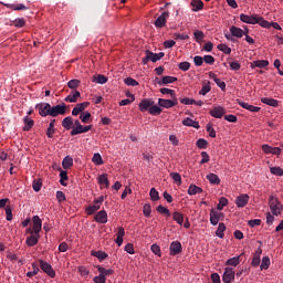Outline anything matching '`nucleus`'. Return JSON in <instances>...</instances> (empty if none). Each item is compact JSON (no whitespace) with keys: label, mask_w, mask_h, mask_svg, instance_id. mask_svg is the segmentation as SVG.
Listing matches in <instances>:
<instances>
[{"label":"nucleus","mask_w":283,"mask_h":283,"mask_svg":"<svg viewBox=\"0 0 283 283\" xmlns=\"http://www.w3.org/2000/svg\"><path fill=\"white\" fill-rule=\"evenodd\" d=\"M224 231H227V226H224V223H219L218 229L216 231L217 238H224Z\"/></svg>","instance_id":"79ce46f5"},{"label":"nucleus","mask_w":283,"mask_h":283,"mask_svg":"<svg viewBox=\"0 0 283 283\" xmlns=\"http://www.w3.org/2000/svg\"><path fill=\"white\" fill-rule=\"evenodd\" d=\"M32 222H33V228L30 231V233H35V234L40 235L41 230L43 229V221L41 220V218L39 216H33Z\"/></svg>","instance_id":"423d86ee"},{"label":"nucleus","mask_w":283,"mask_h":283,"mask_svg":"<svg viewBox=\"0 0 283 283\" xmlns=\"http://www.w3.org/2000/svg\"><path fill=\"white\" fill-rule=\"evenodd\" d=\"M227 205H229V199L221 197L219 199V203L217 206L218 211H222V209H224V207H227Z\"/></svg>","instance_id":"a18cd8bd"},{"label":"nucleus","mask_w":283,"mask_h":283,"mask_svg":"<svg viewBox=\"0 0 283 283\" xmlns=\"http://www.w3.org/2000/svg\"><path fill=\"white\" fill-rule=\"evenodd\" d=\"M209 92H211V82L203 84L201 90L199 91V94L201 96H207V94H209Z\"/></svg>","instance_id":"37998d69"},{"label":"nucleus","mask_w":283,"mask_h":283,"mask_svg":"<svg viewBox=\"0 0 283 283\" xmlns=\"http://www.w3.org/2000/svg\"><path fill=\"white\" fill-rule=\"evenodd\" d=\"M249 200H251V197L247 193H242L237 197L235 205L239 209H244V207L249 205Z\"/></svg>","instance_id":"1a4fd4ad"},{"label":"nucleus","mask_w":283,"mask_h":283,"mask_svg":"<svg viewBox=\"0 0 283 283\" xmlns=\"http://www.w3.org/2000/svg\"><path fill=\"white\" fill-rule=\"evenodd\" d=\"M262 151H264V154H272L273 156H280V154H282V148L280 147H271L268 144L262 145Z\"/></svg>","instance_id":"4468645a"},{"label":"nucleus","mask_w":283,"mask_h":283,"mask_svg":"<svg viewBox=\"0 0 283 283\" xmlns=\"http://www.w3.org/2000/svg\"><path fill=\"white\" fill-rule=\"evenodd\" d=\"M90 118H92V114L90 112H84L80 119L82 123H90Z\"/></svg>","instance_id":"338daca9"},{"label":"nucleus","mask_w":283,"mask_h":283,"mask_svg":"<svg viewBox=\"0 0 283 283\" xmlns=\"http://www.w3.org/2000/svg\"><path fill=\"white\" fill-rule=\"evenodd\" d=\"M6 8H10L11 10H28V7H25L24 4H4Z\"/></svg>","instance_id":"680f3d73"},{"label":"nucleus","mask_w":283,"mask_h":283,"mask_svg":"<svg viewBox=\"0 0 283 283\" xmlns=\"http://www.w3.org/2000/svg\"><path fill=\"white\" fill-rule=\"evenodd\" d=\"M261 103H263L264 105H270V107H277V99L271 97L261 98Z\"/></svg>","instance_id":"72a5a7b5"},{"label":"nucleus","mask_w":283,"mask_h":283,"mask_svg":"<svg viewBox=\"0 0 283 283\" xmlns=\"http://www.w3.org/2000/svg\"><path fill=\"white\" fill-rule=\"evenodd\" d=\"M72 125H74L72 116H67L62 120V127H64V129H70Z\"/></svg>","instance_id":"c9c22d12"},{"label":"nucleus","mask_w":283,"mask_h":283,"mask_svg":"<svg viewBox=\"0 0 283 283\" xmlns=\"http://www.w3.org/2000/svg\"><path fill=\"white\" fill-rule=\"evenodd\" d=\"M240 21H242V23H249L250 25L259 24L261 28H269L271 25L269 21L264 20V18L260 17L259 14L249 15L241 13Z\"/></svg>","instance_id":"f257e3e1"},{"label":"nucleus","mask_w":283,"mask_h":283,"mask_svg":"<svg viewBox=\"0 0 283 283\" xmlns=\"http://www.w3.org/2000/svg\"><path fill=\"white\" fill-rule=\"evenodd\" d=\"M169 251L170 255H180V253H182V243H180V241H172Z\"/></svg>","instance_id":"f8f14e48"},{"label":"nucleus","mask_w":283,"mask_h":283,"mask_svg":"<svg viewBox=\"0 0 283 283\" xmlns=\"http://www.w3.org/2000/svg\"><path fill=\"white\" fill-rule=\"evenodd\" d=\"M93 282H95V283H105V282H107V277L99 274L97 276H94Z\"/></svg>","instance_id":"774afa93"},{"label":"nucleus","mask_w":283,"mask_h":283,"mask_svg":"<svg viewBox=\"0 0 283 283\" xmlns=\"http://www.w3.org/2000/svg\"><path fill=\"white\" fill-rule=\"evenodd\" d=\"M149 196H150V200H153L154 202H156V200H160V196L158 193V190H156V188L150 189Z\"/></svg>","instance_id":"8fccbe9b"},{"label":"nucleus","mask_w":283,"mask_h":283,"mask_svg":"<svg viewBox=\"0 0 283 283\" xmlns=\"http://www.w3.org/2000/svg\"><path fill=\"white\" fill-rule=\"evenodd\" d=\"M230 34H232V36H235L237 39H242V36H244V30L238 27H231Z\"/></svg>","instance_id":"4be33fe9"},{"label":"nucleus","mask_w":283,"mask_h":283,"mask_svg":"<svg viewBox=\"0 0 283 283\" xmlns=\"http://www.w3.org/2000/svg\"><path fill=\"white\" fill-rule=\"evenodd\" d=\"M269 207L272 212V216H280L283 211L282 202L274 195H271L269 197Z\"/></svg>","instance_id":"f03ea898"},{"label":"nucleus","mask_w":283,"mask_h":283,"mask_svg":"<svg viewBox=\"0 0 283 283\" xmlns=\"http://www.w3.org/2000/svg\"><path fill=\"white\" fill-rule=\"evenodd\" d=\"M191 6L193 8V12H200V10L205 8V3L202 2V0H192Z\"/></svg>","instance_id":"c756f323"},{"label":"nucleus","mask_w":283,"mask_h":283,"mask_svg":"<svg viewBox=\"0 0 283 283\" xmlns=\"http://www.w3.org/2000/svg\"><path fill=\"white\" fill-rule=\"evenodd\" d=\"M143 213L145 218H149V216H151V206L149 203L144 205Z\"/></svg>","instance_id":"bf43d9fd"},{"label":"nucleus","mask_w":283,"mask_h":283,"mask_svg":"<svg viewBox=\"0 0 283 283\" xmlns=\"http://www.w3.org/2000/svg\"><path fill=\"white\" fill-rule=\"evenodd\" d=\"M234 280H235V272L233 271V268H226L222 275V282L231 283Z\"/></svg>","instance_id":"6e6552de"},{"label":"nucleus","mask_w":283,"mask_h":283,"mask_svg":"<svg viewBox=\"0 0 283 283\" xmlns=\"http://www.w3.org/2000/svg\"><path fill=\"white\" fill-rule=\"evenodd\" d=\"M220 218H224V213L216 211V209L210 210V223L212 227H217L220 222Z\"/></svg>","instance_id":"9b49d317"},{"label":"nucleus","mask_w":283,"mask_h":283,"mask_svg":"<svg viewBox=\"0 0 283 283\" xmlns=\"http://www.w3.org/2000/svg\"><path fill=\"white\" fill-rule=\"evenodd\" d=\"M151 105H154V101L147 98L143 99L138 105L139 112H149Z\"/></svg>","instance_id":"a211bd4d"},{"label":"nucleus","mask_w":283,"mask_h":283,"mask_svg":"<svg viewBox=\"0 0 283 283\" xmlns=\"http://www.w3.org/2000/svg\"><path fill=\"white\" fill-rule=\"evenodd\" d=\"M148 112L151 116H160V114H163V108H160V106L158 105L153 104Z\"/></svg>","instance_id":"f704fd0d"},{"label":"nucleus","mask_w":283,"mask_h":283,"mask_svg":"<svg viewBox=\"0 0 283 283\" xmlns=\"http://www.w3.org/2000/svg\"><path fill=\"white\" fill-rule=\"evenodd\" d=\"M270 171L273 176H283V169L281 167H271Z\"/></svg>","instance_id":"0e129e2a"},{"label":"nucleus","mask_w":283,"mask_h":283,"mask_svg":"<svg viewBox=\"0 0 283 283\" xmlns=\"http://www.w3.org/2000/svg\"><path fill=\"white\" fill-rule=\"evenodd\" d=\"M172 38L175 41H187L189 36L185 33H174Z\"/></svg>","instance_id":"6e6d98bb"},{"label":"nucleus","mask_w":283,"mask_h":283,"mask_svg":"<svg viewBox=\"0 0 283 283\" xmlns=\"http://www.w3.org/2000/svg\"><path fill=\"white\" fill-rule=\"evenodd\" d=\"M35 109L39 111V114L42 117L51 116V114H52V105H50L49 103L36 104Z\"/></svg>","instance_id":"7ed1b4c3"},{"label":"nucleus","mask_w":283,"mask_h":283,"mask_svg":"<svg viewBox=\"0 0 283 283\" xmlns=\"http://www.w3.org/2000/svg\"><path fill=\"white\" fill-rule=\"evenodd\" d=\"M172 219L175 220V222H177V224H180V227H182V223L185 222V214H182V212L175 211L172 213Z\"/></svg>","instance_id":"bb28decb"},{"label":"nucleus","mask_w":283,"mask_h":283,"mask_svg":"<svg viewBox=\"0 0 283 283\" xmlns=\"http://www.w3.org/2000/svg\"><path fill=\"white\" fill-rule=\"evenodd\" d=\"M167 19H169V11H164L155 21L156 28H165L167 25Z\"/></svg>","instance_id":"9d476101"},{"label":"nucleus","mask_w":283,"mask_h":283,"mask_svg":"<svg viewBox=\"0 0 283 283\" xmlns=\"http://www.w3.org/2000/svg\"><path fill=\"white\" fill-rule=\"evenodd\" d=\"M65 112H67V106L65 104H57L55 106H51L52 118H56V116H65Z\"/></svg>","instance_id":"20e7f679"},{"label":"nucleus","mask_w":283,"mask_h":283,"mask_svg":"<svg viewBox=\"0 0 283 283\" xmlns=\"http://www.w3.org/2000/svg\"><path fill=\"white\" fill-rule=\"evenodd\" d=\"M92 130V125L83 126L81 125L78 128H73L71 130V136H78V134H87V132Z\"/></svg>","instance_id":"dca6fc26"},{"label":"nucleus","mask_w":283,"mask_h":283,"mask_svg":"<svg viewBox=\"0 0 283 283\" xmlns=\"http://www.w3.org/2000/svg\"><path fill=\"white\" fill-rule=\"evenodd\" d=\"M95 83H98L99 85H105V83H107L108 78L107 76L103 75V74H98L96 76H94Z\"/></svg>","instance_id":"c03bdc74"},{"label":"nucleus","mask_w":283,"mask_h":283,"mask_svg":"<svg viewBox=\"0 0 283 283\" xmlns=\"http://www.w3.org/2000/svg\"><path fill=\"white\" fill-rule=\"evenodd\" d=\"M39 262H40V269L43 271V273L49 275V277H56V272L54 271V268H52V264L43 260H39Z\"/></svg>","instance_id":"39448f33"},{"label":"nucleus","mask_w":283,"mask_h":283,"mask_svg":"<svg viewBox=\"0 0 283 283\" xmlns=\"http://www.w3.org/2000/svg\"><path fill=\"white\" fill-rule=\"evenodd\" d=\"M74 165V159L70 156L64 157L62 160L63 169H70Z\"/></svg>","instance_id":"2f4dec72"},{"label":"nucleus","mask_w":283,"mask_h":283,"mask_svg":"<svg viewBox=\"0 0 283 283\" xmlns=\"http://www.w3.org/2000/svg\"><path fill=\"white\" fill-rule=\"evenodd\" d=\"M182 125H185V127H193L195 129H200V124L189 117L182 120Z\"/></svg>","instance_id":"412c9836"},{"label":"nucleus","mask_w":283,"mask_h":283,"mask_svg":"<svg viewBox=\"0 0 283 283\" xmlns=\"http://www.w3.org/2000/svg\"><path fill=\"white\" fill-rule=\"evenodd\" d=\"M196 193H202V188H200L196 185H190L188 188V195L196 196Z\"/></svg>","instance_id":"e433bc0d"},{"label":"nucleus","mask_w":283,"mask_h":283,"mask_svg":"<svg viewBox=\"0 0 283 283\" xmlns=\"http://www.w3.org/2000/svg\"><path fill=\"white\" fill-rule=\"evenodd\" d=\"M41 187H43V181H41V179H34L32 182L33 191H41Z\"/></svg>","instance_id":"49530a36"},{"label":"nucleus","mask_w":283,"mask_h":283,"mask_svg":"<svg viewBox=\"0 0 283 283\" xmlns=\"http://www.w3.org/2000/svg\"><path fill=\"white\" fill-rule=\"evenodd\" d=\"M190 67H191V63L189 62L179 63V70H181V72H189Z\"/></svg>","instance_id":"052dcab7"},{"label":"nucleus","mask_w":283,"mask_h":283,"mask_svg":"<svg viewBox=\"0 0 283 283\" xmlns=\"http://www.w3.org/2000/svg\"><path fill=\"white\" fill-rule=\"evenodd\" d=\"M124 83H125V85H128L129 87H137V85H138V81H136L132 77H126L124 80Z\"/></svg>","instance_id":"603ef678"},{"label":"nucleus","mask_w":283,"mask_h":283,"mask_svg":"<svg viewBox=\"0 0 283 283\" xmlns=\"http://www.w3.org/2000/svg\"><path fill=\"white\" fill-rule=\"evenodd\" d=\"M81 98V92L74 91L73 94H70L69 96L65 97L66 103H76Z\"/></svg>","instance_id":"393cba45"},{"label":"nucleus","mask_w":283,"mask_h":283,"mask_svg":"<svg viewBox=\"0 0 283 283\" xmlns=\"http://www.w3.org/2000/svg\"><path fill=\"white\" fill-rule=\"evenodd\" d=\"M41 234L31 233V235L27 238L25 242L28 247H36V244H39Z\"/></svg>","instance_id":"f3484780"},{"label":"nucleus","mask_w":283,"mask_h":283,"mask_svg":"<svg viewBox=\"0 0 283 283\" xmlns=\"http://www.w3.org/2000/svg\"><path fill=\"white\" fill-rule=\"evenodd\" d=\"M54 123H56V119H51L49 127L46 129V136L48 138H53L54 137V133L56 132V129L54 128Z\"/></svg>","instance_id":"cd10ccee"},{"label":"nucleus","mask_w":283,"mask_h":283,"mask_svg":"<svg viewBox=\"0 0 283 283\" xmlns=\"http://www.w3.org/2000/svg\"><path fill=\"white\" fill-rule=\"evenodd\" d=\"M271 266V259L269 256H263L260 265L261 271H266Z\"/></svg>","instance_id":"a19ab883"},{"label":"nucleus","mask_w":283,"mask_h":283,"mask_svg":"<svg viewBox=\"0 0 283 283\" xmlns=\"http://www.w3.org/2000/svg\"><path fill=\"white\" fill-rule=\"evenodd\" d=\"M158 105L159 107H165L166 109H170V107H176V105H178V98L177 97L172 99L159 98Z\"/></svg>","instance_id":"0eeeda50"},{"label":"nucleus","mask_w":283,"mask_h":283,"mask_svg":"<svg viewBox=\"0 0 283 283\" xmlns=\"http://www.w3.org/2000/svg\"><path fill=\"white\" fill-rule=\"evenodd\" d=\"M159 92L161 94H169L171 96V98H176V91H174L171 88L164 87V88H160Z\"/></svg>","instance_id":"4d7b16f0"},{"label":"nucleus","mask_w":283,"mask_h":283,"mask_svg":"<svg viewBox=\"0 0 283 283\" xmlns=\"http://www.w3.org/2000/svg\"><path fill=\"white\" fill-rule=\"evenodd\" d=\"M196 145H197L198 149H207V146L209 145V143L205 138H199L197 140Z\"/></svg>","instance_id":"09e8293b"},{"label":"nucleus","mask_w":283,"mask_h":283,"mask_svg":"<svg viewBox=\"0 0 283 283\" xmlns=\"http://www.w3.org/2000/svg\"><path fill=\"white\" fill-rule=\"evenodd\" d=\"M210 116L213 118H222L227 114V109L222 106H214L212 109L209 112Z\"/></svg>","instance_id":"ddd939ff"},{"label":"nucleus","mask_w":283,"mask_h":283,"mask_svg":"<svg viewBox=\"0 0 283 283\" xmlns=\"http://www.w3.org/2000/svg\"><path fill=\"white\" fill-rule=\"evenodd\" d=\"M207 180H209L210 185H220V177L216 174L207 175Z\"/></svg>","instance_id":"58836bf2"},{"label":"nucleus","mask_w":283,"mask_h":283,"mask_svg":"<svg viewBox=\"0 0 283 283\" xmlns=\"http://www.w3.org/2000/svg\"><path fill=\"white\" fill-rule=\"evenodd\" d=\"M123 238H125V229L119 227L117 229V238L115 240L118 247H123Z\"/></svg>","instance_id":"b1692460"},{"label":"nucleus","mask_w":283,"mask_h":283,"mask_svg":"<svg viewBox=\"0 0 283 283\" xmlns=\"http://www.w3.org/2000/svg\"><path fill=\"white\" fill-rule=\"evenodd\" d=\"M217 48L220 52H223V54H231V48L227 44H218Z\"/></svg>","instance_id":"864d4df0"},{"label":"nucleus","mask_w":283,"mask_h":283,"mask_svg":"<svg viewBox=\"0 0 283 283\" xmlns=\"http://www.w3.org/2000/svg\"><path fill=\"white\" fill-rule=\"evenodd\" d=\"M24 127L23 132H30L34 127V119H31L29 116L23 118Z\"/></svg>","instance_id":"5701e85b"},{"label":"nucleus","mask_w":283,"mask_h":283,"mask_svg":"<svg viewBox=\"0 0 283 283\" xmlns=\"http://www.w3.org/2000/svg\"><path fill=\"white\" fill-rule=\"evenodd\" d=\"M226 264L228 266H238V264H240V256H233L231 259H229Z\"/></svg>","instance_id":"de8ad7c7"},{"label":"nucleus","mask_w":283,"mask_h":283,"mask_svg":"<svg viewBox=\"0 0 283 283\" xmlns=\"http://www.w3.org/2000/svg\"><path fill=\"white\" fill-rule=\"evenodd\" d=\"M95 220L99 222V224H107V211L102 210L96 213Z\"/></svg>","instance_id":"6ab92c4d"},{"label":"nucleus","mask_w":283,"mask_h":283,"mask_svg":"<svg viewBox=\"0 0 283 283\" xmlns=\"http://www.w3.org/2000/svg\"><path fill=\"white\" fill-rule=\"evenodd\" d=\"M98 185L109 189V179L107 178V174H103L98 177Z\"/></svg>","instance_id":"7c9ffc66"},{"label":"nucleus","mask_w":283,"mask_h":283,"mask_svg":"<svg viewBox=\"0 0 283 283\" xmlns=\"http://www.w3.org/2000/svg\"><path fill=\"white\" fill-rule=\"evenodd\" d=\"M33 272H28L27 277H34V275L39 274V265H36L34 262L31 264Z\"/></svg>","instance_id":"3c124183"},{"label":"nucleus","mask_w":283,"mask_h":283,"mask_svg":"<svg viewBox=\"0 0 283 283\" xmlns=\"http://www.w3.org/2000/svg\"><path fill=\"white\" fill-rule=\"evenodd\" d=\"M251 67H269V60H256L251 64Z\"/></svg>","instance_id":"473e14b6"},{"label":"nucleus","mask_w":283,"mask_h":283,"mask_svg":"<svg viewBox=\"0 0 283 283\" xmlns=\"http://www.w3.org/2000/svg\"><path fill=\"white\" fill-rule=\"evenodd\" d=\"M176 81H178V77L166 75L160 82H158V85H169L171 83H176Z\"/></svg>","instance_id":"a878e982"},{"label":"nucleus","mask_w":283,"mask_h":283,"mask_svg":"<svg viewBox=\"0 0 283 283\" xmlns=\"http://www.w3.org/2000/svg\"><path fill=\"white\" fill-rule=\"evenodd\" d=\"M240 67H242V64H240V62H238L237 60L230 62V70H232L233 72H238Z\"/></svg>","instance_id":"e2e57ef3"},{"label":"nucleus","mask_w":283,"mask_h":283,"mask_svg":"<svg viewBox=\"0 0 283 283\" xmlns=\"http://www.w3.org/2000/svg\"><path fill=\"white\" fill-rule=\"evenodd\" d=\"M238 104L240 105V107H243V109H248V112L258 113L261 109L260 107L253 106V105H251V104H249L247 102H240L239 101Z\"/></svg>","instance_id":"aec40b11"},{"label":"nucleus","mask_w":283,"mask_h":283,"mask_svg":"<svg viewBox=\"0 0 283 283\" xmlns=\"http://www.w3.org/2000/svg\"><path fill=\"white\" fill-rule=\"evenodd\" d=\"M96 269H97L98 273L103 275V277H106V275H113V273H114V270H112V269L106 270L105 268H103L101 265H96Z\"/></svg>","instance_id":"ea45409f"},{"label":"nucleus","mask_w":283,"mask_h":283,"mask_svg":"<svg viewBox=\"0 0 283 283\" xmlns=\"http://www.w3.org/2000/svg\"><path fill=\"white\" fill-rule=\"evenodd\" d=\"M92 160L95 165H103V157H101V154L98 153L94 154Z\"/></svg>","instance_id":"69168bd1"},{"label":"nucleus","mask_w":283,"mask_h":283,"mask_svg":"<svg viewBox=\"0 0 283 283\" xmlns=\"http://www.w3.org/2000/svg\"><path fill=\"white\" fill-rule=\"evenodd\" d=\"M98 209H101V206L98 203L87 206L86 213H87V216H94V213H96V211H98Z\"/></svg>","instance_id":"4c0bfd02"},{"label":"nucleus","mask_w":283,"mask_h":283,"mask_svg":"<svg viewBox=\"0 0 283 283\" xmlns=\"http://www.w3.org/2000/svg\"><path fill=\"white\" fill-rule=\"evenodd\" d=\"M78 85H81L80 80H71L67 82V87H70V90H76Z\"/></svg>","instance_id":"13d9d810"},{"label":"nucleus","mask_w":283,"mask_h":283,"mask_svg":"<svg viewBox=\"0 0 283 283\" xmlns=\"http://www.w3.org/2000/svg\"><path fill=\"white\" fill-rule=\"evenodd\" d=\"M91 255H93V258H97V260H99V262H103V260H107V258H108L107 253H105L103 251H92Z\"/></svg>","instance_id":"c85d7f7f"},{"label":"nucleus","mask_w":283,"mask_h":283,"mask_svg":"<svg viewBox=\"0 0 283 283\" xmlns=\"http://www.w3.org/2000/svg\"><path fill=\"white\" fill-rule=\"evenodd\" d=\"M87 107H90V102H83L77 104L72 111V116H78V114H81L82 112H85Z\"/></svg>","instance_id":"2eb2a0df"},{"label":"nucleus","mask_w":283,"mask_h":283,"mask_svg":"<svg viewBox=\"0 0 283 283\" xmlns=\"http://www.w3.org/2000/svg\"><path fill=\"white\" fill-rule=\"evenodd\" d=\"M158 213H163L164 216H167L168 218L171 217V212H169V209L165 208L163 205L157 207Z\"/></svg>","instance_id":"5fc2aeb1"}]
</instances>
